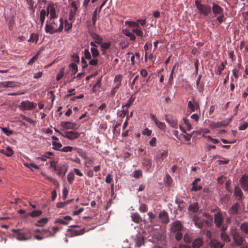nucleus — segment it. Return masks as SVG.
I'll list each match as a JSON object with an SVG mask.
<instances>
[{
    "label": "nucleus",
    "mask_w": 248,
    "mask_h": 248,
    "mask_svg": "<svg viewBox=\"0 0 248 248\" xmlns=\"http://www.w3.org/2000/svg\"><path fill=\"white\" fill-rule=\"evenodd\" d=\"M37 106V104L33 102H30L28 100L22 101L19 108L22 110H31L34 109Z\"/></svg>",
    "instance_id": "39448f33"
},
{
    "label": "nucleus",
    "mask_w": 248,
    "mask_h": 248,
    "mask_svg": "<svg viewBox=\"0 0 248 248\" xmlns=\"http://www.w3.org/2000/svg\"><path fill=\"white\" fill-rule=\"evenodd\" d=\"M91 35L93 38L95 40V42L97 44H101V42H102L103 39L96 33H93Z\"/></svg>",
    "instance_id": "c9c22d12"
},
{
    "label": "nucleus",
    "mask_w": 248,
    "mask_h": 248,
    "mask_svg": "<svg viewBox=\"0 0 248 248\" xmlns=\"http://www.w3.org/2000/svg\"><path fill=\"white\" fill-rule=\"evenodd\" d=\"M136 245L140 247L144 243V238L143 237H138L136 240Z\"/></svg>",
    "instance_id": "3c124183"
},
{
    "label": "nucleus",
    "mask_w": 248,
    "mask_h": 248,
    "mask_svg": "<svg viewBox=\"0 0 248 248\" xmlns=\"http://www.w3.org/2000/svg\"><path fill=\"white\" fill-rule=\"evenodd\" d=\"M131 218L133 221L139 223L142 221V219L138 213H133L131 214Z\"/></svg>",
    "instance_id": "393cba45"
},
{
    "label": "nucleus",
    "mask_w": 248,
    "mask_h": 248,
    "mask_svg": "<svg viewBox=\"0 0 248 248\" xmlns=\"http://www.w3.org/2000/svg\"><path fill=\"white\" fill-rule=\"evenodd\" d=\"M142 175V171L141 170L138 169L135 170L134 172V177L135 178H139Z\"/></svg>",
    "instance_id": "c03bdc74"
},
{
    "label": "nucleus",
    "mask_w": 248,
    "mask_h": 248,
    "mask_svg": "<svg viewBox=\"0 0 248 248\" xmlns=\"http://www.w3.org/2000/svg\"><path fill=\"white\" fill-rule=\"evenodd\" d=\"M91 51L93 57L94 58L97 57L99 55V52L97 48L96 47H92L91 48Z\"/></svg>",
    "instance_id": "09e8293b"
},
{
    "label": "nucleus",
    "mask_w": 248,
    "mask_h": 248,
    "mask_svg": "<svg viewBox=\"0 0 248 248\" xmlns=\"http://www.w3.org/2000/svg\"><path fill=\"white\" fill-rule=\"evenodd\" d=\"M61 125L65 129H76V124L70 122H63L61 123Z\"/></svg>",
    "instance_id": "6ab92c4d"
},
{
    "label": "nucleus",
    "mask_w": 248,
    "mask_h": 248,
    "mask_svg": "<svg viewBox=\"0 0 248 248\" xmlns=\"http://www.w3.org/2000/svg\"><path fill=\"white\" fill-rule=\"evenodd\" d=\"M132 31L136 33L137 35H138L139 36H142L143 35V32L142 31L137 28H134L132 30Z\"/></svg>",
    "instance_id": "5fc2aeb1"
},
{
    "label": "nucleus",
    "mask_w": 248,
    "mask_h": 248,
    "mask_svg": "<svg viewBox=\"0 0 248 248\" xmlns=\"http://www.w3.org/2000/svg\"><path fill=\"white\" fill-rule=\"evenodd\" d=\"M158 217L163 224H167L169 222L170 218L168 214L165 210L161 211L159 213Z\"/></svg>",
    "instance_id": "9d476101"
},
{
    "label": "nucleus",
    "mask_w": 248,
    "mask_h": 248,
    "mask_svg": "<svg viewBox=\"0 0 248 248\" xmlns=\"http://www.w3.org/2000/svg\"><path fill=\"white\" fill-rule=\"evenodd\" d=\"M152 132V131L151 130H150L148 128H146L143 130V131L142 132V134L144 135L149 136L151 135Z\"/></svg>",
    "instance_id": "69168bd1"
},
{
    "label": "nucleus",
    "mask_w": 248,
    "mask_h": 248,
    "mask_svg": "<svg viewBox=\"0 0 248 248\" xmlns=\"http://www.w3.org/2000/svg\"><path fill=\"white\" fill-rule=\"evenodd\" d=\"M38 40V35L37 34L32 33L30 35V39L28 40L29 42H35L37 43Z\"/></svg>",
    "instance_id": "f704fd0d"
},
{
    "label": "nucleus",
    "mask_w": 248,
    "mask_h": 248,
    "mask_svg": "<svg viewBox=\"0 0 248 248\" xmlns=\"http://www.w3.org/2000/svg\"><path fill=\"white\" fill-rule=\"evenodd\" d=\"M72 60L75 62H79V57L78 55L76 53H74L72 56Z\"/></svg>",
    "instance_id": "e2e57ef3"
},
{
    "label": "nucleus",
    "mask_w": 248,
    "mask_h": 248,
    "mask_svg": "<svg viewBox=\"0 0 248 248\" xmlns=\"http://www.w3.org/2000/svg\"><path fill=\"white\" fill-rule=\"evenodd\" d=\"M52 145L54 150L61 151V148L62 147V144L60 142H57L54 141L52 142Z\"/></svg>",
    "instance_id": "e433bc0d"
},
{
    "label": "nucleus",
    "mask_w": 248,
    "mask_h": 248,
    "mask_svg": "<svg viewBox=\"0 0 248 248\" xmlns=\"http://www.w3.org/2000/svg\"><path fill=\"white\" fill-rule=\"evenodd\" d=\"M148 215L149 216V218L150 219V222L151 224H153V219H154L155 217V216L152 212H149L148 213Z\"/></svg>",
    "instance_id": "bf43d9fd"
},
{
    "label": "nucleus",
    "mask_w": 248,
    "mask_h": 248,
    "mask_svg": "<svg viewBox=\"0 0 248 248\" xmlns=\"http://www.w3.org/2000/svg\"><path fill=\"white\" fill-rule=\"evenodd\" d=\"M209 245L211 248H222L224 246V244L221 243L216 239H212L210 240Z\"/></svg>",
    "instance_id": "ddd939ff"
},
{
    "label": "nucleus",
    "mask_w": 248,
    "mask_h": 248,
    "mask_svg": "<svg viewBox=\"0 0 248 248\" xmlns=\"http://www.w3.org/2000/svg\"><path fill=\"white\" fill-rule=\"evenodd\" d=\"M212 10L213 13L215 15L221 14L223 11L222 8L215 3H213V4Z\"/></svg>",
    "instance_id": "5701e85b"
},
{
    "label": "nucleus",
    "mask_w": 248,
    "mask_h": 248,
    "mask_svg": "<svg viewBox=\"0 0 248 248\" xmlns=\"http://www.w3.org/2000/svg\"><path fill=\"white\" fill-rule=\"evenodd\" d=\"M187 106L192 111H194L200 108L199 103L196 101H189L188 102Z\"/></svg>",
    "instance_id": "4be33fe9"
},
{
    "label": "nucleus",
    "mask_w": 248,
    "mask_h": 248,
    "mask_svg": "<svg viewBox=\"0 0 248 248\" xmlns=\"http://www.w3.org/2000/svg\"><path fill=\"white\" fill-rule=\"evenodd\" d=\"M78 9V7L75 1H73L71 3V8L70 10V14L69 16H74L76 12Z\"/></svg>",
    "instance_id": "2f4dec72"
},
{
    "label": "nucleus",
    "mask_w": 248,
    "mask_h": 248,
    "mask_svg": "<svg viewBox=\"0 0 248 248\" xmlns=\"http://www.w3.org/2000/svg\"><path fill=\"white\" fill-rule=\"evenodd\" d=\"M155 125L161 130H164L166 127V124L164 123L161 122L158 120L155 123Z\"/></svg>",
    "instance_id": "37998d69"
},
{
    "label": "nucleus",
    "mask_w": 248,
    "mask_h": 248,
    "mask_svg": "<svg viewBox=\"0 0 248 248\" xmlns=\"http://www.w3.org/2000/svg\"><path fill=\"white\" fill-rule=\"evenodd\" d=\"M241 230L246 234H248V222H243L240 226Z\"/></svg>",
    "instance_id": "7c9ffc66"
},
{
    "label": "nucleus",
    "mask_w": 248,
    "mask_h": 248,
    "mask_svg": "<svg viewBox=\"0 0 248 248\" xmlns=\"http://www.w3.org/2000/svg\"><path fill=\"white\" fill-rule=\"evenodd\" d=\"M203 137L207 139L208 141H211L214 144H217L219 142V140L212 138L210 136H204Z\"/></svg>",
    "instance_id": "79ce46f5"
},
{
    "label": "nucleus",
    "mask_w": 248,
    "mask_h": 248,
    "mask_svg": "<svg viewBox=\"0 0 248 248\" xmlns=\"http://www.w3.org/2000/svg\"><path fill=\"white\" fill-rule=\"evenodd\" d=\"M231 234L232 236L233 241L235 244L237 246H241L242 245L245 237L238 232L235 229H232L231 231Z\"/></svg>",
    "instance_id": "20e7f679"
},
{
    "label": "nucleus",
    "mask_w": 248,
    "mask_h": 248,
    "mask_svg": "<svg viewBox=\"0 0 248 248\" xmlns=\"http://www.w3.org/2000/svg\"><path fill=\"white\" fill-rule=\"evenodd\" d=\"M46 16L50 14V16H55V8L52 4H48L46 7Z\"/></svg>",
    "instance_id": "b1692460"
},
{
    "label": "nucleus",
    "mask_w": 248,
    "mask_h": 248,
    "mask_svg": "<svg viewBox=\"0 0 248 248\" xmlns=\"http://www.w3.org/2000/svg\"><path fill=\"white\" fill-rule=\"evenodd\" d=\"M231 181L230 180H229L228 181H227L226 182V183L225 184V188H226V189L229 192L232 193V190L231 189Z\"/></svg>",
    "instance_id": "13d9d810"
},
{
    "label": "nucleus",
    "mask_w": 248,
    "mask_h": 248,
    "mask_svg": "<svg viewBox=\"0 0 248 248\" xmlns=\"http://www.w3.org/2000/svg\"><path fill=\"white\" fill-rule=\"evenodd\" d=\"M84 57L86 59L91 60V53H90V51H89L88 49H85L84 50Z\"/></svg>",
    "instance_id": "6e6d98bb"
},
{
    "label": "nucleus",
    "mask_w": 248,
    "mask_h": 248,
    "mask_svg": "<svg viewBox=\"0 0 248 248\" xmlns=\"http://www.w3.org/2000/svg\"><path fill=\"white\" fill-rule=\"evenodd\" d=\"M48 221V218L46 217L42 218L39 220H38L36 223H35V225L36 226H43L44 224L47 223Z\"/></svg>",
    "instance_id": "473e14b6"
},
{
    "label": "nucleus",
    "mask_w": 248,
    "mask_h": 248,
    "mask_svg": "<svg viewBox=\"0 0 248 248\" xmlns=\"http://www.w3.org/2000/svg\"><path fill=\"white\" fill-rule=\"evenodd\" d=\"M234 194L236 199L237 200H241L243 197V192L240 188L238 186L235 187Z\"/></svg>",
    "instance_id": "412c9836"
},
{
    "label": "nucleus",
    "mask_w": 248,
    "mask_h": 248,
    "mask_svg": "<svg viewBox=\"0 0 248 248\" xmlns=\"http://www.w3.org/2000/svg\"><path fill=\"white\" fill-rule=\"evenodd\" d=\"M39 53L40 52H38L35 55H34L31 59L29 62H28V64L32 65L33 63V62L38 59Z\"/></svg>",
    "instance_id": "603ef678"
},
{
    "label": "nucleus",
    "mask_w": 248,
    "mask_h": 248,
    "mask_svg": "<svg viewBox=\"0 0 248 248\" xmlns=\"http://www.w3.org/2000/svg\"><path fill=\"white\" fill-rule=\"evenodd\" d=\"M240 183L242 188L245 191L248 190V176L244 174L240 179Z\"/></svg>",
    "instance_id": "9b49d317"
},
{
    "label": "nucleus",
    "mask_w": 248,
    "mask_h": 248,
    "mask_svg": "<svg viewBox=\"0 0 248 248\" xmlns=\"http://www.w3.org/2000/svg\"><path fill=\"white\" fill-rule=\"evenodd\" d=\"M0 152L7 156H11L14 153L13 151L9 146L7 147L5 150H0Z\"/></svg>",
    "instance_id": "c85d7f7f"
},
{
    "label": "nucleus",
    "mask_w": 248,
    "mask_h": 248,
    "mask_svg": "<svg viewBox=\"0 0 248 248\" xmlns=\"http://www.w3.org/2000/svg\"><path fill=\"white\" fill-rule=\"evenodd\" d=\"M165 120L171 127L174 128H177L178 120L176 117L171 115H166Z\"/></svg>",
    "instance_id": "0eeeda50"
},
{
    "label": "nucleus",
    "mask_w": 248,
    "mask_h": 248,
    "mask_svg": "<svg viewBox=\"0 0 248 248\" xmlns=\"http://www.w3.org/2000/svg\"><path fill=\"white\" fill-rule=\"evenodd\" d=\"M125 35L129 37L131 40L134 41L136 39L135 35L132 32L130 31H126Z\"/></svg>",
    "instance_id": "052dcab7"
},
{
    "label": "nucleus",
    "mask_w": 248,
    "mask_h": 248,
    "mask_svg": "<svg viewBox=\"0 0 248 248\" xmlns=\"http://www.w3.org/2000/svg\"><path fill=\"white\" fill-rule=\"evenodd\" d=\"M203 244L202 239L198 238L194 240L192 243L193 248H200Z\"/></svg>",
    "instance_id": "cd10ccee"
},
{
    "label": "nucleus",
    "mask_w": 248,
    "mask_h": 248,
    "mask_svg": "<svg viewBox=\"0 0 248 248\" xmlns=\"http://www.w3.org/2000/svg\"><path fill=\"white\" fill-rule=\"evenodd\" d=\"M228 124L227 123H226L225 122H210L209 126L210 128L212 129H215L217 128L225 127Z\"/></svg>",
    "instance_id": "2eb2a0df"
},
{
    "label": "nucleus",
    "mask_w": 248,
    "mask_h": 248,
    "mask_svg": "<svg viewBox=\"0 0 248 248\" xmlns=\"http://www.w3.org/2000/svg\"><path fill=\"white\" fill-rule=\"evenodd\" d=\"M183 120H184L185 124L186 125V126L187 127V130L189 131L191 129H192V127L191 124H190V123L189 122V120H188L186 118H185L183 119Z\"/></svg>",
    "instance_id": "4d7b16f0"
},
{
    "label": "nucleus",
    "mask_w": 248,
    "mask_h": 248,
    "mask_svg": "<svg viewBox=\"0 0 248 248\" xmlns=\"http://www.w3.org/2000/svg\"><path fill=\"white\" fill-rule=\"evenodd\" d=\"M69 67L71 69L74 70L73 74H75L78 71V66L76 63H71Z\"/></svg>",
    "instance_id": "338daca9"
},
{
    "label": "nucleus",
    "mask_w": 248,
    "mask_h": 248,
    "mask_svg": "<svg viewBox=\"0 0 248 248\" xmlns=\"http://www.w3.org/2000/svg\"><path fill=\"white\" fill-rule=\"evenodd\" d=\"M139 210L141 213L146 212L148 210V206L146 204L141 203L139 206Z\"/></svg>",
    "instance_id": "58836bf2"
},
{
    "label": "nucleus",
    "mask_w": 248,
    "mask_h": 248,
    "mask_svg": "<svg viewBox=\"0 0 248 248\" xmlns=\"http://www.w3.org/2000/svg\"><path fill=\"white\" fill-rule=\"evenodd\" d=\"M63 29V20L58 16H50L46 25V31L50 34L61 32Z\"/></svg>",
    "instance_id": "f257e3e1"
},
{
    "label": "nucleus",
    "mask_w": 248,
    "mask_h": 248,
    "mask_svg": "<svg viewBox=\"0 0 248 248\" xmlns=\"http://www.w3.org/2000/svg\"><path fill=\"white\" fill-rule=\"evenodd\" d=\"M203 217H204L205 218L200 217L196 215H195L193 217V221L195 225L199 228L208 227L212 222V218L209 215L204 214Z\"/></svg>",
    "instance_id": "f03ea898"
},
{
    "label": "nucleus",
    "mask_w": 248,
    "mask_h": 248,
    "mask_svg": "<svg viewBox=\"0 0 248 248\" xmlns=\"http://www.w3.org/2000/svg\"><path fill=\"white\" fill-rule=\"evenodd\" d=\"M120 86V85L116 84L115 86L113 88L110 93V95L112 97H113L115 95V93L117 92Z\"/></svg>",
    "instance_id": "49530a36"
},
{
    "label": "nucleus",
    "mask_w": 248,
    "mask_h": 248,
    "mask_svg": "<svg viewBox=\"0 0 248 248\" xmlns=\"http://www.w3.org/2000/svg\"><path fill=\"white\" fill-rule=\"evenodd\" d=\"M73 149V147L71 146H65L61 149V151L63 152H71Z\"/></svg>",
    "instance_id": "0e129e2a"
},
{
    "label": "nucleus",
    "mask_w": 248,
    "mask_h": 248,
    "mask_svg": "<svg viewBox=\"0 0 248 248\" xmlns=\"http://www.w3.org/2000/svg\"><path fill=\"white\" fill-rule=\"evenodd\" d=\"M60 135L71 140L77 139L80 136V134L75 131H65L64 134L60 133Z\"/></svg>",
    "instance_id": "423d86ee"
},
{
    "label": "nucleus",
    "mask_w": 248,
    "mask_h": 248,
    "mask_svg": "<svg viewBox=\"0 0 248 248\" xmlns=\"http://www.w3.org/2000/svg\"><path fill=\"white\" fill-rule=\"evenodd\" d=\"M0 85L3 88H14L18 87L19 83L17 82L7 81L0 82Z\"/></svg>",
    "instance_id": "f8f14e48"
},
{
    "label": "nucleus",
    "mask_w": 248,
    "mask_h": 248,
    "mask_svg": "<svg viewBox=\"0 0 248 248\" xmlns=\"http://www.w3.org/2000/svg\"><path fill=\"white\" fill-rule=\"evenodd\" d=\"M71 201L68 200L65 202H58L56 204V207L58 208H63L65 205L67 204L70 202Z\"/></svg>",
    "instance_id": "864d4df0"
},
{
    "label": "nucleus",
    "mask_w": 248,
    "mask_h": 248,
    "mask_svg": "<svg viewBox=\"0 0 248 248\" xmlns=\"http://www.w3.org/2000/svg\"><path fill=\"white\" fill-rule=\"evenodd\" d=\"M239 205L237 203L233 204L231 208L229 210L228 212L231 215L237 214L238 211Z\"/></svg>",
    "instance_id": "a878e982"
},
{
    "label": "nucleus",
    "mask_w": 248,
    "mask_h": 248,
    "mask_svg": "<svg viewBox=\"0 0 248 248\" xmlns=\"http://www.w3.org/2000/svg\"><path fill=\"white\" fill-rule=\"evenodd\" d=\"M248 127V123L245 122V123L240 124L238 127L239 130H244Z\"/></svg>",
    "instance_id": "774afa93"
},
{
    "label": "nucleus",
    "mask_w": 248,
    "mask_h": 248,
    "mask_svg": "<svg viewBox=\"0 0 248 248\" xmlns=\"http://www.w3.org/2000/svg\"><path fill=\"white\" fill-rule=\"evenodd\" d=\"M152 161L151 159L144 158L142 162V166L146 171H149L152 167Z\"/></svg>",
    "instance_id": "a211bd4d"
},
{
    "label": "nucleus",
    "mask_w": 248,
    "mask_h": 248,
    "mask_svg": "<svg viewBox=\"0 0 248 248\" xmlns=\"http://www.w3.org/2000/svg\"><path fill=\"white\" fill-rule=\"evenodd\" d=\"M68 166L65 164L58 165V168L57 171V174L59 176L61 177L62 178H63L65 175V173L67 171Z\"/></svg>",
    "instance_id": "1a4fd4ad"
},
{
    "label": "nucleus",
    "mask_w": 248,
    "mask_h": 248,
    "mask_svg": "<svg viewBox=\"0 0 248 248\" xmlns=\"http://www.w3.org/2000/svg\"><path fill=\"white\" fill-rule=\"evenodd\" d=\"M183 228V226L180 221L177 220L173 222L171 227V230L172 232H180Z\"/></svg>",
    "instance_id": "4468645a"
},
{
    "label": "nucleus",
    "mask_w": 248,
    "mask_h": 248,
    "mask_svg": "<svg viewBox=\"0 0 248 248\" xmlns=\"http://www.w3.org/2000/svg\"><path fill=\"white\" fill-rule=\"evenodd\" d=\"M146 23L145 19H140L137 20V21H129L126 22V24H128V25L131 27H137L139 26V24H140L141 26L144 25Z\"/></svg>",
    "instance_id": "f3484780"
},
{
    "label": "nucleus",
    "mask_w": 248,
    "mask_h": 248,
    "mask_svg": "<svg viewBox=\"0 0 248 248\" xmlns=\"http://www.w3.org/2000/svg\"><path fill=\"white\" fill-rule=\"evenodd\" d=\"M221 239L226 242H230V239L228 235L225 232H222L220 234Z\"/></svg>",
    "instance_id": "a19ab883"
},
{
    "label": "nucleus",
    "mask_w": 248,
    "mask_h": 248,
    "mask_svg": "<svg viewBox=\"0 0 248 248\" xmlns=\"http://www.w3.org/2000/svg\"><path fill=\"white\" fill-rule=\"evenodd\" d=\"M50 167L54 169L55 170H57L58 165H57V162L54 160H52L49 161Z\"/></svg>",
    "instance_id": "680f3d73"
},
{
    "label": "nucleus",
    "mask_w": 248,
    "mask_h": 248,
    "mask_svg": "<svg viewBox=\"0 0 248 248\" xmlns=\"http://www.w3.org/2000/svg\"><path fill=\"white\" fill-rule=\"evenodd\" d=\"M225 68V64L223 62H222L220 65L218 66L217 70L216 72V74L217 75H221L222 73V71Z\"/></svg>",
    "instance_id": "8fccbe9b"
},
{
    "label": "nucleus",
    "mask_w": 248,
    "mask_h": 248,
    "mask_svg": "<svg viewBox=\"0 0 248 248\" xmlns=\"http://www.w3.org/2000/svg\"><path fill=\"white\" fill-rule=\"evenodd\" d=\"M122 80V76L121 75H118L115 76L114 81L117 83L116 84L121 86V81Z\"/></svg>",
    "instance_id": "de8ad7c7"
},
{
    "label": "nucleus",
    "mask_w": 248,
    "mask_h": 248,
    "mask_svg": "<svg viewBox=\"0 0 248 248\" xmlns=\"http://www.w3.org/2000/svg\"><path fill=\"white\" fill-rule=\"evenodd\" d=\"M195 5L200 14H203L204 16H207L211 12V6L207 4L202 3V1L200 0H197L195 1Z\"/></svg>",
    "instance_id": "7ed1b4c3"
},
{
    "label": "nucleus",
    "mask_w": 248,
    "mask_h": 248,
    "mask_svg": "<svg viewBox=\"0 0 248 248\" xmlns=\"http://www.w3.org/2000/svg\"><path fill=\"white\" fill-rule=\"evenodd\" d=\"M198 204L197 202L190 204L188 206V210L193 213H196L199 210Z\"/></svg>",
    "instance_id": "c756f323"
},
{
    "label": "nucleus",
    "mask_w": 248,
    "mask_h": 248,
    "mask_svg": "<svg viewBox=\"0 0 248 248\" xmlns=\"http://www.w3.org/2000/svg\"><path fill=\"white\" fill-rule=\"evenodd\" d=\"M135 99V97H134L133 95L131 96L128 102L124 105L122 106V108L124 107H127V108H129L131 105H132L133 102L134 101Z\"/></svg>",
    "instance_id": "ea45409f"
},
{
    "label": "nucleus",
    "mask_w": 248,
    "mask_h": 248,
    "mask_svg": "<svg viewBox=\"0 0 248 248\" xmlns=\"http://www.w3.org/2000/svg\"><path fill=\"white\" fill-rule=\"evenodd\" d=\"M2 132L7 136L11 135L13 133V131L11 130L8 129L6 127H1Z\"/></svg>",
    "instance_id": "a18cd8bd"
},
{
    "label": "nucleus",
    "mask_w": 248,
    "mask_h": 248,
    "mask_svg": "<svg viewBox=\"0 0 248 248\" xmlns=\"http://www.w3.org/2000/svg\"><path fill=\"white\" fill-rule=\"evenodd\" d=\"M75 175L73 172H70L67 174V181L70 184H72L74 180Z\"/></svg>",
    "instance_id": "4c0bfd02"
},
{
    "label": "nucleus",
    "mask_w": 248,
    "mask_h": 248,
    "mask_svg": "<svg viewBox=\"0 0 248 248\" xmlns=\"http://www.w3.org/2000/svg\"><path fill=\"white\" fill-rule=\"evenodd\" d=\"M100 45V50L102 51V54H105L106 53V51L107 49L109 48L110 46V42H105L102 43L101 42V44H99Z\"/></svg>",
    "instance_id": "bb28decb"
},
{
    "label": "nucleus",
    "mask_w": 248,
    "mask_h": 248,
    "mask_svg": "<svg viewBox=\"0 0 248 248\" xmlns=\"http://www.w3.org/2000/svg\"><path fill=\"white\" fill-rule=\"evenodd\" d=\"M215 223L217 227L221 226L223 221V217L220 213H217L215 214Z\"/></svg>",
    "instance_id": "dca6fc26"
},
{
    "label": "nucleus",
    "mask_w": 248,
    "mask_h": 248,
    "mask_svg": "<svg viewBox=\"0 0 248 248\" xmlns=\"http://www.w3.org/2000/svg\"><path fill=\"white\" fill-rule=\"evenodd\" d=\"M42 214V212L41 210H35L30 213L27 216H29L32 217H35L40 216Z\"/></svg>",
    "instance_id": "72a5a7b5"
},
{
    "label": "nucleus",
    "mask_w": 248,
    "mask_h": 248,
    "mask_svg": "<svg viewBox=\"0 0 248 248\" xmlns=\"http://www.w3.org/2000/svg\"><path fill=\"white\" fill-rule=\"evenodd\" d=\"M34 232H39L43 235H45L46 237L53 236L52 231L49 229H35L34 231Z\"/></svg>",
    "instance_id": "aec40b11"
},
{
    "label": "nucleus",
    "mask_w": 248,
    "mask_h": 248,
    "mask_svg": "<svg viewBox=\"0 0 248 248\" xmlns=\"http://www.w3.org/2000/svg\"><path fill=\"white\" fill-rule=\"evenodd\" d=\"M12 232L15 233L14 236L17 240L19 241H26L28 240V238L26 236L25 233L21 232L20 229H12Z\"/></svg>",
    "instance_id": "6e6552de"
}]
</instances>
